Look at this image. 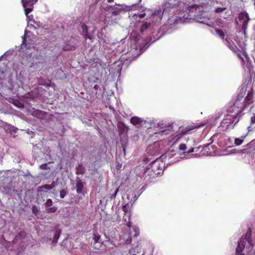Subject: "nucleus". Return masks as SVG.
<instances>
[{"label":"nucleus","mask_w":255,"mask_h":255,"mask_svg":"<svg viewBox=\"0 0 255 255\" xmlns=\"http://www.w3.org/2000/svg\"><path fill=\"white\" fill-rule=\"evenodd\" d=\"M163 162L160 159H156L146 168L144 173L145 178L148 180L154 178L163 173Z\"/></svg>","instance_id":"1"},{"label":"nucleus","mask_w":255,"mask_h":255,"mask_svg":"<svg viewBox=\"0 0 255 255\" xmlns=\"http://www.w3.org/2000/svg\"><path fill=\"white\" fill-rule=\"evenodd\" d=\"M245 94L246 91L242 89L237 96L233 105L228 110V113H233L235 112L238 115H240L242 113L244 108L246 107V103H245V100H244Z\"/></svg>","instance_id":"2"},{"label":"nucleus","mask_w":255,"mask_h":255,"mask_svg":"<svg viewBox=\"0 0 255 255\" xmlns=\"http://www.w3.org/2000/svg\"><path fill=\"white\" fill-rule=\"evenodd\" d=\"M239 115L236 113H229L227 114L225 118L222 120L221 124L223 126H226L227 128H228L229 126L233 124L234 122V125H235L238 122V119Z\"/></svg>","instance_id":"3"},{"label":"nucleus","mask_w":255,"mask_h":255,"mask_svg":"<svg viewBox=\"0 0 255 255\" xmlns=\"http://www.w3.org/2000/svg\"><path fill=\"white\" fill-rule=\"evenodd\" d=\"M224 42L232 51L237 53L239 58L244 63V58L240 54L241 51L237 48L235 43L229 38H226Z\"/></svg>","instance_id":"4"},{"label":"nucleus","mask_w":255,"mask_h":255,"mask_svg":"<svg viewBox=\"0 0 255 255\" xmlns=\"http://www.w3.org/2000/svg\"><path fill=\"white\" fill-rule=\"evenodd\" d=\"M38 0H33L32 2H28L27 0H21L22 6L24 8V12L26 15L31 12L33 8V4L37 2Z\"/></svg>","instance_id":"5"},{"label":"nucleus","mask_w":255,"mask_h":255,"mask_svg":"<svg viewBox=\"0 0 255 255\" xmlns=\"http://www.w3.org/2000/svg\"><path fill=\"white\" fill-rule=\"evenodd\" d=\"M179 149L183 153H190L194 152V148L191 147L187 141L186 143H182L179 145Z\"/></svg>","instance_id":"6"},{"label":"nucleus","mask_w":255,"mask_h":255,"mask_svg":"<svg viewBox=\"0 0 255 255\" xmlns=\"http://www.w3.org/2000/svg\"><path fill=\"white\" fill-rule=\"evenodd\" d=\"M206 125V123L203 124H194L188 126L186 127L185 130L182 132L183 134H188L190 132V131L194 129L198 128L201 127H203Z\"/></svg>","instance_id":"7"},{"label":"nucleus","mask_w":255,"mask_h":255,"mask_svg":"<svg viewBox=\"0 0 255 255\" xmlns=\"http://www.w3.org/2000/svg\"><path fill=\"white\" fill-rule=\"evenodd\" d=\"M246 244V241L244 239L241 238L240 241L238 242L237 247L236 250V255H244V254L242 253L243 251L245 249Z\"/></svg>","instance_id":"8"},{"label":"nucleus","mask_w":255,"mask_h":255,"mask_svg":"<svg viewBox=\"0 0 255 255\" xmlns=\"http://www.w3.org/2000/svg\"><path fill=\"white\" fill-rule=\"evenodd\" d=\"M242 238L244 239V241H246V242H247L250 246L253 247L254 244L251 240L252 230L250 228L248 229V230L246 233L245 237L244 238L242 237Z\"/></svg>","instance_id":"9"},{"label":"nucleus","mask_w":255,"mask_h":255,"mask_svg":"<svg viewBox=\"0 0 255 255\" xmlns=\"http://www.w3.org/2000/svg\"><path fill=\"white\" fill-rule=\"evenodd\" d=\"M81 27L82 29V34L84 36L85 39H87L88 38L91 40L93 38V36L88 33V26L85 23H83L82 24Z\"/></svg>","instance_id":"10"},{"label":"nucleus","mask_w":255,"mask_h":255,"mask_svg":"<svg viewBox=\"0 0 255 255\" xmlns=\"http://www.w3.org/2000/svg\"><path fill=\"white\" fill-rule=\"evenodd\" d=\"M245 103L246 106L252 104L254 102V94L252 91H250L248 93V95L244 98Z\"/></svg>","instance_id":"11"},{"label":"nucleus","mask_w":255,"mask_h":255,"mask_svg":"<svg viewBox=\"0 0 255 255\" xmlns=\"http://www.w3.org/2000/svg\"><path fill=\"white\" fill-rule=\"evenodd\" d=\"M54 187H55V183L54 182H52V183L50 185L45 184L44 185L39 186L38 188V191H39V192L42 191L43 189L51 190Z\"/></svg>","instance_id":"12"},{"label":"nucleus","mask_w":255,"mask_h":255,"mask_svg":"<svg viewBox=\"0 0 255 255\" xmlns=\"http://www.w3.org/2000/svg\"><path fill=\"white\" fill-rule=\"evenodd\" d=\"M92 239L94 241L95 243H103V241L101 239V236L96 230H95L93 233Z\"/></svg>","instance_id":"13"},{"label":"nucleus","mask_w":255,"mask_h":255,"mask_svg":"<svg viewBox=\"0 0 255 255\" xmlns=\"http://www.w3.org/2000/svg\"><path fill=\"white\" fill-rule=\"evenodd\" d=\"M118 192L119 188H117L116 189H111L108 195V197L111 200L115 199Z\"/></svg>","instance_id":"14"},{"label":"nucleus","mask_w":255,"mask_h":255,"mask_svg":"<svg viewBox=\"0 0 255 255\" xmlns=\"http://www.w3.org/2000/svg\"><path fill=\"white\" fill-rule=\"evenodd\" d=\"M215 31L216 33V34L219 35V36L224 41L225 34L226 33V31L225 30H222L220 29L217 28H215Z\"/></svg>","instance_id":"15"},{"label":"nucleus","mask_w":255,"mask_h":255,"mask_svg":"<svg viewBox=\"0 0 255 255\" xmlns=\"http://www.w3.org/2000/svg\"><path fill=\"white\" fill-rule=\"evenodd\" d=\"M151 26V23L150 22H145L141 26L140 28V31L141 33L143 34V33L147 31V30Z\"/></svg>","instance_id":"16"},{"label":"nucleus","mask_w":255,"mask_h":255,"mask_svg":"<svg viewBox=\"0 0 255 255\" xmlns=\"http://www.w3.org/2000/svg\"><path fill=\"white\" fill-rule=\"evenodd\" d=\"M76 170L77 175H83L85 173V169L81 164H79L77 165Z\"/></svg>","instance_id":"17"},{"label":"nucleus","mask_w":255,"mask_h":255,"mask_svg":"<svg viewBox=\"0 0 255 255\" xmlns=\"http://www.w3.org/2000/svg\"><path fill=\"white\" fill-rule=\"evenodd\" d=\"M76 48V46L70 43H66L62 47V49L64 51H70L75 50Z\"/></svg>","instance_id":"18"},{"label":"nucleus","mask_w":255,"mask_h":255,"mask_svg":"<svg viewBox=\"0 0 255 255\" xmlns=\"http://www.w3.org/2000/svg\"><path fill=\"white\" fill-rule=\"evenodd\" d=\"M130 123L133 125L135 126V125H137L138 124H141V119L139 118V117L135 116V117H132L130 119Z\"/></svg>","instance_id":"19"},{"label":"nucleus","mask_w":255,"mask_h":255,"mask_svg":"<svg viewBox=\"0 0 255 255\" xmlns=\"http://www.w3.org/2000/svg\"><path fill=\"white\" fill-rule=\"evenodd\" d=\"M83 188V182L79 180L76 183V191L77 193L80 194L82 193Z\"/></svg>","instance_id":"20"},{"label":"nucleus","mask_w":255,"mask_h":255,"mask_svg":"<svg viewBox=\"0 0 255 255\" xmlns=\"http://www.w3.org/2000/svg\"><path fill=\"white\" fill-rule=\"evenodd\" d=\"M181 3V0H170L169 1V5L173 7L179 6Z\"/></svg>","instance_id":"21"},{"label":"nucleus","mask_w":255,"mask_h":255,"mask_svg":"<svg viewBox=\"0 0 255 255\" xmlns=\"http://www.w3.org/2000/svg\"><path fill=\"white\" fill-rule=\"evenodd\" d=\"M239 19L240 20H244V21L246 19L250 20L248 14L246 13H243V12L240 13L239 14Z\"/></svg>","instance_id":"22"},{"label":"nucleus","mask_w":255,"mask_h":255,"mask_svg":"<svg viewBox=\"0 0 255 255\" xmlns=\"http://www.w3.org/2000/svg\"><path fill=\"white\" fill-rule=\"evenodd\" d=\"M130 215H128V221L125 216L124 215L123 218V220L125 222V224L128 227H131L132 226V222L130 221Z\"/></svg>","instance_id":"23"},{"label":"nucleus","mask_w":255,"mask_h":255,"mask_svg":"<svg viewBox=\"0 0 255 255\" xmlns=\"http://www.w3.org/2000/svg\"><path fill=\"white\" fill-rule=\"evenodd\" d=\"M249 21V20L246 19V20H245L243 22L242 30H243V32L245 34H246V30L247 28L248 23Z\"/></svg>","instance_id":"24"},{"label":"nucleus","mask_w":255,"mask_h":255,"mask_svg":"<svg viewBox=\"0 0 255 255\" xmlns=\"http://www.w3.org/2000/svg\"><path fill=\"white\" fill-rule=\"evenodd\" d=\"M250 112L252 113L253 114L255 115L254 117L251 118L252 124H253L255 123V106H252L251 108Z\"/></svg>","instance_id":"25"},{"label":"nucleus","mask_w":255,"mask_h":255,"mask_svg":"<svg viewBox=\"0 0 255 255\" xmlns=\"http://www.w3.org/2000/svg\"><path fill=\"white\" fill-rule=\"evenodd\" d=\"M60 237V234L58 232H55L53 235V242L57 243Z\"/></svg>","instance_id":"26"},{"label":"nucleus","mask_w":255,"mask_h":255,"mask_svg":"<svg viewBox=\"0 0 255 255\" xmlns=\"http://www.w3.org/2000/svg\"><path fill=\"white\" fill-rule=\"evenodd\" d=\"M39 211V208L35 205L32 207V212L34 215H37Z\"/></svg>","instance_id":"27"},{"label":"nucleus","mask_w":255,"mask_h":255,"mask_svg":"<svg viewBox=\"0 0 255 255\" xmlns=\"http://www.w3.org/2000/svg\"><path fill=\"white\" fill-rule=\"evenodd\" d=\"M57 207L55 206H53L52 207H50L46 209V212L47 213H55L57 211Z\"/></svg>","instance_id":"28"},{"label":"nucleus","mask_w":255,"mask_h":255,"mask_svg":"<svg viewBox=\"0 0 255 255\" xmlns=\"http://www.w3.org/2000/svg\"><path fill=\"white\" fill-rule=\"evenodd\" d=\"M53 204V201L51 199H48L47 200L44 205L46 207H51Z\"/></svg>","instance_id":"29"},{"label":"nucleus","mask_w":255,"mask_h":255,"mask_svg":"<svg viewBox=\"0 0 255 255\" xmlns=\"http://www.w3.org/2000/svg\"><path fill=\"white\" fill-rule=\"evenodd\" d=\"M226 9V7H217L215 9V12L216 13H221L222 12H223Z\"/></svg>","instance_id":"30"},{"label":"nucleus","mask_w":255,"mask_h":255,"mask_svg":"<svg viewBox=\"0 0 255 255\" xmlns=\"http://www.w3.org/2000/svg\"><path fill=\"white\" fill-rule=\"evenodd\" d=\"M243 139L236 138L235 139V144L238 146L240 145L243 143Z\"/></svg>","instance_id":"31"},{"label":"nucleus","mask_w":255,"mask_h":255,"mask_svg":"<svg viewBox=\"0 0 255 255\" xmlns=\"http://www.w3.org/2000/svg\"><path fill=\"white\" fill-rule=\"evenodd\" d=\"M67 192L66 190L63 189L60 192V197L61 198H64L67 195Z\"/></svg>","instance_id":"32"},{"label":"nucleus","mask_w":255,"mask_h":255,"mask_svg":"<svg viewBox=\"0 0 255 255\" xmlns=\"http://www.w3.org/2000/svg\"><path fill=\"white\" fill-rule=\"evenodd\" d=\"M162 16V13H161V11H158V14L155 13H154L153 14V16L154 17V18L155 16H158V19L159 20H161Z\"/></svg>","instance_id":"33"},{"label":"nucleus","mask_w":255,"mask_h":255,"mask_svg":"<svg viewBox=\"0 0 255 255\" xmlns=\"http://www.w3.org/2000/svg\"><path fill=\"white\" fill-rule=\"evenodd\" d=\"M122 210L124 212V215L126 216V214L128 213V209L127 208V204L124 205L122 206Z\"/></svg>","instance_id":"34"},{"label":"nucleus","mask_w":255,"mask_h":255,"mask_svg":"<svg viewBox=\"0 0 255 255\" xmlns=\"http://www.w3.org/2000/svg\"><path fill=\"white\" fill-rule=\"evenodd\" d=\"M40 168L42 170H46L48 168L47 167V163H44L40 165Z\"/></svg>","instance_id":"35"},{"label":"nucleus","mask_w":255,"mask_h":255,"mask_svg":"<svg viewBox=\"0 0 255 255\" xmlns=\"http://www.w3.org/2000/svg\"><path fill=\"white\" fill-rule=\"evenodd\" d=\"M26 38H25V35H24L22 37V41L21 45H25L26 44Z\"/></svg>","instance_id":"36"},{"label":"nucleus","mask_w":255,"mask_h":255,"mask_svg":"<svg viewBox=\"0 0 255 255\" xmlns=\"http://www.w3.org/2000/svg\"><path fill=\"white\" fill-rule=\"evenodd\" d=\"M198 6L196 5H191L189 7V10L191 11V9L192 8H196V7H198Z\"/></svg>","instance_id":"37"},{"label":"nucleus","mask_w":255,"mask_h":255,"mask_svg":"<svg viewBox=\"0 0 255 255\" xmlns=\"http://www.w3.org/2000/svg\"><path fill=\"white\" fill-rule=\"evenodd\" d=\"M100 88V87L99 85H95L94 86V89L96 90H98Z\"/></svg>","instance_id":"38"},{"label":"nucleus","mask_w":255,"mask_h":255,"mask_svg":"<svg viewBox=\"0 0 255 255\" xmlns=\"http://www.w3.org/2000/svg\"><path fill=\"white\" fill-rule=\"evenodd\" d=\"M145 16V13H142V14H140V15H139V17L140 18H143Z\"/></svg>","instance_id":"39"},{"label":"nucleus","mask_w":255,"mask_h":255,"mask_svg":"<svg viewBox=\"0 0 255 255\" xmlns=\"http://www.w3.org/2000/svg\"><path fill=\"white\" fill-rule=\"evenodd\" d=\"M22 232L18 233V235L16 236V238L18 239L19 238V237L22 236Z\"/></svg>","instance_id":"40"},{"label":"nucleus","mask_w":255,"mask_h":255,"mask_svg":"<svg viewBox=\"0 0 255 255\" xmlns=\"http://www.w3.org/2000/svg\"><path fill=\"white\" fill-rule=\"evenodd\" d=\"M114 1V0H107V1L109 3L112 2Z\"/></svg>","instance_id":"41"},{"label":"nucleus","mask_w":255,"mask_h":255,"mask_svg":"<svg viewBox=\"0 0 255 255\" xmlns=\"http://www.w3.org/2000/svg\"><path fill=\"white\" fill-rule=\"evenodd\" d=\"M28 2H33V0H27Z\"/></svg>","instance_id":"42"},{"label":"nucleus","mask_w":255,"mask_h":255,"mask_svg":"<svg viewBox=\"0 0 255 255\" xmlns=\"http://www.w3.org/2000/svg\"><path fill=\"white\" fill-rule=\"evenodd\" d=\"M141 0H138L137 3H136L135 4H138L139 3H140L141 2Z\"/></svg>","instance_id":"43"},{"label":"nucleus","mask_w":255,"mask_h":255,"mask_svg":"<svg viewBox=\"0 0 255 255\" xmlns=\"http://www.w3.org/2000/svg\"><path fill=\"white\" fill-rule=\"evenodd\" d=\"M166 131V130H163L162 132H165Z\"/></svg>","instance_id":"44"},{"label":"nucleus","mask_w":255,"mask_h":255,"mask_svg":"<svg viewBox=\"0 0 255 255\" xmlns=\"http://www.w3.org/2000/svg\"><path fill=\"white\" fill-rule=\"evenodd\" d=\"M178 138H179V137H178V138H177V139H176V141H177V139H178Z\"/></svg>","instance_id":"45"}]
</instances>
